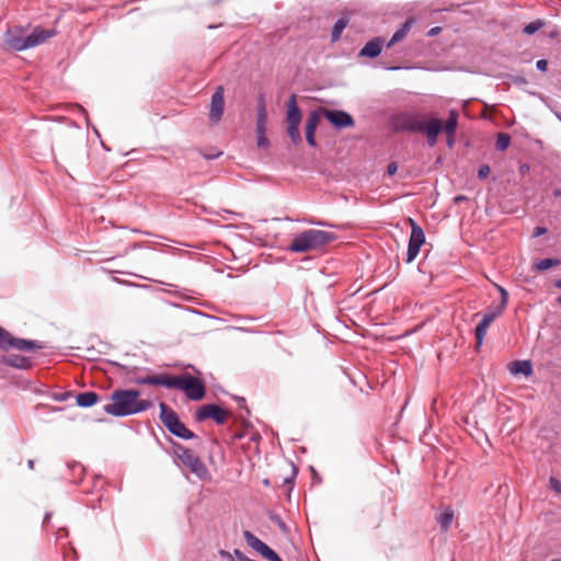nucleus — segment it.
Segmentation results:
<instances>
[{
  "instance_id": "obj_44",
  "label": "nucleus",
  "mask_w": 561,
  "mask_h": 561,
  "mask_svg": "<svg viewBox=\"0 0 561 561\" xmlns=\"http://www.w3.org/2000/svg\"><path fill=\"white\" fill-rule=\"evenodd\" d=\"M553 196L554 197H560L561 196V188H554L553 190Z\"/></svg>"
},
{
  "instance_id": "obj_6",
  "label": "nucleus",
  "mask_w": 561,
  "mask_h": 561,
  "mask_svg": "<svg viewBox=\"0 0 561 561\" xmlns=\"http://www.w3.org/2000/svg\"><path fill=\"white\" fill-rule=\"evenodd\" d=\"M174 454L181 463L186 467L198 479L205 480L209 477V471L202 459L191 449L180 444L174 445Z\"/></svg>"
},
{
  "instance_id": "obj_41",
  "label": "nucleus",
  "mask_w": 561,
  "mask_h": 561,
  "mask_svg": "<svg viewBox=\"0 0 561 561\" xmlns=\"http://www.w3.org/2000/svg\"><path fill=\"white\" fill-rule=\"evenodd\" d=\"M64 536H67V531H66V529H64V528H59V529L57 530V540H59V539H60V538H62Z\"/></svg>"
},
{
  "instance_id": "obj_2",
  "label": "nucleus",
  "mask_w": 561,
  "mask_h": 561,
  "mask_svg": "<svg viewBox=\"0 0 561 561\" xmlns=\"http://www.w3.org/2000/svg\"><path fill=\"white\" fill-rule=\"evenodd\" d=\"M56 35L55 30L35 27L32 33L25 34L22 27H11L4 33V45L12 50L22 51L36 47Z\"/></svg>"
},
{
  "instance_id": "obj_11",
  "label": "nucleus",
  "mask_w": 561,
  "mask_h": 561,
  "mask_svg": "<svg viewBox=\"0 0 561 561\" xmlns=\"http://www.w3.org/2000/svg\"><path fill=\"white\" fill-rule=\"evenodd\" d=\"M228 417V411L217 404H205L201 407L195 415L196 421L203 422L207 419L214 420L217 424L222 425Z\"/></svg>"
},
{
  "instance_id": "obj_3",
  "label": "nucleus",
  "mask_w": 561,
  "mask_h": 561,
  "mask_svg": "<svg viewBox=\"0 0 561 561\" xmlns=\"http://www.w3.org/2000/svg\"><path fill=\"white\" fill-rule=\"evenodd\" d=\"M335 238L336 236L330 231L308 229L295 236L287 249L294 253L318 251L334 241Z\"/></svg>"
},
{
  "instance_id": "obj_20",
  "label": "nucleus",
  "mask_w": 561,
  "mask_h": 561,
  "mask_svg": "<svg viewBox=\"0 0 561 561\" xmlns=\"http://www.w3.org/2000/svg\"><path fill=\"white\" fill-rule=\"evenodd\" d=\"M2 362L10 367L19 369H28L33 364L31 358L18 354H9L3 356Z\"/></svg>"
},
{
  "instance_id": "obj_10",
  "label": "nucleus",
  "mask_w": 561,
  "mask_h": 561,
  "mask_svg": "<svg viewBox=\"0 0 561 561\" xmlns=\"http://www.w3.org/2000/svg\"><path fill=\"white\" fill-rule=\"evenodd\" d=\"M409 222L411 225V234L407 251V263H411L415 260L421 247L425 242V234L423 229L411 218L409 219Z\"/></svg>"
},
{
  "instance_id": "obj_30",
  "label": "nucleus",
  "mask_w": 561,
  "mask_h": 561,
  "mask_svg": "<svg viewBox=\"0 0 561 561\" xmlns=\"http://www.w3.org/2000/svg\"><path fill=\"white\" fill-rule=\"evenodd\" d=\"M559 263H560V261L558 259H543V260L538 261L535 264V268L537 271L541 272V271H546L550 267L557 266V265H559Z\"/></svg>"
},
{
  "instance_id": "obj_8",
  "label": "nucleus",
  "mask_w": 561,
  "mask_h": 561,
  "mask_svg": "<svg viewBox=\"0 0 561 561\" xmlns=\"http://www.w3.org/2000/svg\"><path fill=\"white\" fill-rule=\"evenodd\" d=\"M42 347L43 346L38 344L36 341L12 336L10 332L0 327L1 350L16 348L19 351L28 352L34 350H41Z\"/></svg>"
},
{
  "instance_id": "obj_25",
  "label": "nucleus",
  "mask_w": 561,
  "mask_h": 561,
  "mask_svg": "<svg viewBox=\"0 0 561 561\" xmlns=\"http://www.w3.org/2000/svg\"><path fill=\"white\" fill-rule=\"evenodd\" d=\"M410 28H411V22L410 21H405L401 25V27L394 32V34L392 35L391 39L387 43V47H391L396 43L402 41L407 36V34L409 33Z\"/></svg>"
},
{
  "instance_id": "obj_32",
  "label": "nucleus",
  "mask_w": 561,
  "mask_h": 561,
  "mask_svg": "<svg viewBox=\"0 0 561 561\" xmlns=\"http://www.w3.org/2000/svg\"><path fill=\"white\" fill-rule=\"evenodd\" d=\"M316 130H317V128L306 125V140H307L308 145H310L311 147L317 146L316 137H314Z\"/></svg>"
},
{
  "instance_id": "obj_12",
  "label": "nucleus",
  "mask_w": 561,
  "mask_h": 561,
  "mask_svg": "<svg viewBox=\"0 0 561 561\" xmlns=\"http://www.w3.org/2000/svg\"><path fill=\"white\" fill-rule=\"evenodd\" d=\"M267 114L263 98L260 99L256 115V141L260 148H268L270 140L266 137Z\"/></svg>"
},
{
  "instance_id": "obj_48",
  "label": "nucleus",
  "mask_w": 561,
  "mask_h": 561,
  "mask_svg": "<svg viewBox=\"0 0 561 561\" xmlns=\"http://www.w3.org/2000/svg\"><path fill=\"white\" fill-rule=\"evenodd\" d=\"M27 466H28L30 469H33L34 468V460H32V459L28 460L27 461Z\"/></svg>"
},
{
  "instance_id": "obj_15",
  "label": "nucleus",
  "mask_w": 561,
  "mask_h": 561,
  "mask_svg": "<svg viewBox=\"0 0 561 561\" xmlns=\"http://www.w3.org/2000/svg\"><path fill=\"white\" fill-rule=\"evenodd\" d=\"M323 116L336 128L353 127L354 118L344 111L322 108Z\"/></svg>"
},
{
  "instance_id": "obj_51",
  "label": "nucleus",
  "mask_w": 561,
  "mask_h": 561,
  "mask_svg": "<svg viewBox=\"0 0 561 561\" xmlns=\"http://www.w3.org/2000/svg\"><path fill=\"white\" fill-rule=\"evenodd\" d=\"M559 302L561 304V296L558 298Z\"/></svg>"
},
{
  "instance_id": "obj_49",
  "label": "nucleus",
  "mask_w": 561,
  "mask_h": 561,
  "mask_svg": "<svg viewBox=\"0 0 561 561\" xmlns=\"http://www.w3.org/2000/svg\"><path fill=\"white\" fill-rule=\"evenodd\" d=\"M556 287L561 289V278L556 280Z\"/></svg>"
},
{
  "instance_id": "obj_19",
  "label": "nucleus",
  "mask_w": 561,
  "mask_h": 561,
  "mask_svg": "<svg viewBox=\"0 0 561 561\" xmlns=\"http://www.w3.org/2000/svg\"><path fill=\"white\" fill-rule=\"evenodd\" d=\"M382 45L383 39L381 37H375L365 44V46L359 51V56L375 58L380 55Z\"/></svg>"
},
{
  "instance_id": "obj_34",
  "label": "nucleus",
  "mask_w": 561,
  "mask_h": 561,
  "mask_svg": "<svg viewBox=\"0 0 561 561\" xmlns=\"http://www.w3.org/2000/svg\"><path fill=\"white\" fill-rule=\"evenodd\" d=\"M490 174V167L486 164H483L478 170V178L479 179H485Z\"/></svg>"
},
{
  "instance_id": "obj_37",
  "label": "nucleus",
  "mask_w": 561,
  "mask_h": 561,
  "mask_svg": "<svg viewBox=\"0 0 561 561\" xmlns=\"http://www.w3.org/2000/svg\"><path fill=\"white\" fill-rule=\"evenodd\" d=\"M397 171H398V165H397V163H396V162H391V163H389V164H388V167H387V173H388L390 176L394 175V174L397 173Z\"/></svg>"
},
{
  "instance_id": "obj_52",
  "label": "nucleus",
  "mask_w": 561,
  "mask_h": 561,
  "mask_svg": "<svg viewBox=\"0 0 561 561\" xmlns=\"http://www.w3.org/2000/svg\"><path fill=\"white\" fill-rule=\"evenodd\" d=\"M558 117H559V119H560V122H561V116H558Z\"/></svg>"
},
{
  "instance_id": "obj_23",
  "label": "nucleus",
  "mask_w": 561,
  "mask_h": 561,
  "mask_svg": "<svg viewBox=\"0 0 561 561\" xmlns=\"http://www.w3.org/2000/svg\"><path fill=\"white\" fill-rule=\"evenodd\" d=\"M454 519V511L447 507L436 516V522L440 526L443 531H447Z\"/></svg>"
},
{
  "instance_id": "obj_4",
  "label": "nucleus",
  "mask_w": 561,
  "mask_h": 561,
  "mask_svg": "<svg viewBox=\"0 0 561 561\" xmlns=\"http://www.w3.org/2000/svg\"><path fill=\"white\" fill-rule=\"evenodd\" d=\"M165 388L184 391L186 397L193 401L202 400L206 393L204 383L197 377L187 374L179 376L168 375Z\"/></svg>"
},
{
  "instance_id": "obj_17",
  "label": "nucleus",
  "mask_w": 561,
  "mask_h": 561,
  "mask_svg": "<svg viewBox=\"0 0 561 561\" xmlns=\"http://www.w3.org/2000/svg\"><path fill=\"white\" fill-rule=\"evenodd\" d=\"M243 537L248 546L251 547L254 551H256L260 556H262L265 559L274 551L265 542H263L255 535H253L250 530H244Z\"/></svg>"
},
{
  "instance_id": "obj_28",
  "label": "nucleus",
  "mask_w": 561,
  "mask_h": 561,
  "mask_svg": "<svg viewBox=\"0 0 561 561\" xmlns=\"http://www.w3.org/2000/svg\"><path fill=\"white\" fill-rule=\"evenodd\" d=\"M545 26V22L540 19L531 21L526 24L523 28L524 33L527 35H533Z\"/></svg>"
},
{
  "instance_id": "obj_33",
  "label": "nucleus",
  "mask_w": 561,
  "mask_h": 561,
  "mask_svg": "<svg viewBox=\"0 0 561 561\" xmlns=\"http://www.w3.org/2000/svg\"><path fill=\"white\" fill-rule=\"evenodd\" d=\"M549 483H550V488L557 492V493H560L561 494V481L551 477L550 480H549Z\"/></svg>"
},
{
  "instance_id": "obj_1",
  "label": "nucleus",
  "mask_w": 561,
  "mask_h": 561,
  "mask_svg": "<svg viewBox=\"0 0 561 561\" xmlns=\"http://www.w3.org/2000/svg\"><path fill=\"white\" fill-rule=\"evenodd\" d=\"M140 391L135 389H116L111 394V402L105 404V413L123 417L134 415L149 410L152 403L149 400L140 399Z\"/></svg>"
},
{
  "instance_id": "obj_16",
  "label": "nucleus",
  "mask_w": 561,
  "mask_h": 561,
  "mask_svg": "<svg viewBox=\"0 0 561 561\" xmlns=\"http://www.w3.org/2000/svg\"><path fill=\"white\" fill-rule=\"evenodd\" d=\"M443 129V125L440 119L431 118L427 122H421V127L419 131L426 135L427 144L430 147H433L437 142V137Z\"/></svg>"
},
{
  "instance_id": "obj_13",
  "label": "nucleus",
  "mask_w": 561,
  "mask_h": 561,
  "mask_svg": "<svg viewBox=\"0 0 561 561\" xmlns=\"http://www.w3.org/2000/svg\"><path fill=\"white\" fill-rule=\"evenodd\" d=\"M499 311L493 309V306H490L486 311L483 313L481 321L474 329V336L477 340V347H480L483 343V340L486 335L488 329L491 323L501 316Z\"/></svg>"
},
{
  "instance_id": "obj_43",
  "label": "nucleus",
  "mask_w": 561,
  "mask_h": 561,
  "mask_svg": "<svg viewBox=\"0 0 561 561\" xmlns=\"http://www.w3.org/2000/svg\"><path fill=\"white\" fill-rule=\"evenodd\" d=\"M519 171H520L522 174H525L526 172L529 171V165L526 164V163L522 164L520 168H519Z\"/></svg>"
},
{
  "instance_id": "obj_29",
  "label": "nucleus",
  "mask_w": 561,
  "mask_h": 561,
  "mask_svg": "<svg viewBox=\"0 0 561 561\" xmlns=\"http://www.w3.org/2000/svg\"><path fill=\"white\" fill-rule=\"evenodd\" d=\"M511 142V136L506 133H499L496 137V149L500 151H504L507 149Z\"/></svg>"
},
{
  "instance_id": "obj_7",
  "label": "nucleus",
  "mask_w": 561,
  "mask_h": 561,
  "mask_svg": "<svg viewBox=\"0 0 561 561\" xmlns=\"http://www.w3.org/2000/svg\"><path fill=\"white\" fill-rule=\"evenodd\" d=\"M286 122H287V134L294 145H299L302 141V137L299 130V125L301 122V111L298 107L296 95L293 94L289 98L287 104V113H286Z\"/></svg>"
},
{
  "instance_id": "obj_5",
  "label": "nucleus",
  "mask_w": 561,
  "mask_h": 561,
  "mask_svg": "<svg viewBox=\"0 0 561 561\" xmlns=\"http://www.w3.org/2000/svg\"><path fill=\"white\" fill-rule=\"evenodd\" d=\"M159 409L160 421L170 433L182 439H192L195 437V434L181 422L178 414L167 403L161 402Z\"/></svg>"
},
{
  "instance_id": "obj_47",
  "label": "nucleus",
  "mask_w": 561,
  "mask_h": 561,
  "mask_svg": "<svg viewBox=\"0 0 561 561\" xmlns=\"http://www.w3.org/2000/svg\"><path fill=\"white\" fill-rule=\"evenodd\" d=\"M455 139L447 137V145L448 147H451L454 145Z\"/></svg>"
},
{
  "instance_id": "obj_45",
  "label": "nucleus",
  "mask_w": 561,
  "mask_h": 561,
  "mask_svg": "<svg viewBox=\"0 0 561 561\" xmlns=\"http://www.w3.org/2000/svg\"><path fill=\"white\" fill-rule=\"evenodd\" d=\"M221 556H224L225 558L231 560V554L227 551H220Z\"/></svg>"
},
{
  "instance_id": "obj_31",
  "label": "nucleus",
  "mask_w": 561,
  "mask_h": 561,
  "mask_svg": "<svg viewBox=\"0 0 561 561\" xmlns=\"http://www.w3.org/2000/svg\"><path fill=\"white\" fill-rule=\"evenodd\" d=\"M321 112L318 110L311 111L307 117L306 125L317 128L320 122Z\"/></svg>"
},
{
  "instance_id": "obj_40",
  "label": "nucleus",
  "mask_w": 561,
  "mask_h": 561,
  "mask_svg": "<svg viewBox=\"0 0 561 561\" xmlns=\"http://www.w3.org/2000/svg\"><path fill=\"white\" fill-rule=\"evenodd\" d=\"M439 32H440V27L439 26H435V27L431 28L427 34H428V36H435Z\"/></svg>"
},
{
  "instance_id": "obj_18",
  "label": "nucleus",
  "mask_w": 561,
  "mask_h": 561,
  "mask_svg": "<svg viewBox=\"0 0 561 561\" xmlns=\"http://www.w3.org/2000/svg\"><path fill=\"white\" fill-rule=\"evenodd\" d=\"M167 374H160V375H147V376H139V377H129V382L136 383V385H150V386H162L165 387L167 385Z\"/></svg>"
},
{
  "instance_id": "obj_26",
  "label": "nucleus",
  "mask_w": 561,
  "mask_h": 561,
  "mask_svg": "<svg viewBox=\"0 0 561 561\" xmlns=\"http://www.w3.org/2000/svg\"><path fill=\"white\" fill-rule=\"evenodd\" d=\"M348 20L345 18H340L333 25L331 33V41L336 42L340 39L342 32L347 26Z\"/></svg>"
},
{
  "instance_id": "obj_42",
  "label": "nucleus",
  "mask_w": 561,
  "mask_h": 561,
  "mask_svg": "<svg viewBox=\"0 0 561 561\" xmlns=\"http://www.w3.org/2000/svg\"><path fill=\"white\" fill-rule=\"evenodd\" d=\"M51 518V513L47 512L44 516L43 525L46 526Z\"/></svg>"
},
{
  "instance_id": "obj_46",
  "label": "nucleus",
  "mask_w": 561,
  "mask_h": 561,
  "mask_svg": "<svg viewBox=\"0 0 561 561\" xmlns=\"http://www.w3.org/2000/svg\"><path fill=\"white\" fill-rule=\"evenodd\" d=\"M466 199V196H462V195H459V196H456L455 197V202L458 203V202H461V201H465Z\"/></svg>"
},
{
  "instance_id": "obj_38",
  "label": "nucleus",
  "mask_w": 561,
  "mask_h": 561,
  "mask_svg": "<svg viewBox=\"0 0 561 561\" xmlns=\"http://www.w3.org/2000/svg\"><path fill=\"white\" fill-rule=\"evenodd\" d=\"M69 396H70V394H69L68 392H65V393L56 394V396L54 397V399H55L56 401H58V402H64V401H66V400L69 398Z\"/></svg>"
},
{
  "instance_id": "obj_22",
  "label": "nucleus",
  "mask_w": 561,
  "mask_h": 561,
  "mask_svg": "<svg viewBox=\"0 0 561 561\" xmlns=\"http://www.w3.org/2000/svg\"><path fill=\"white\" fill-rule=\"evenodd\" d=\"M76 401L81 408H90L99 401V394L93 391L81 392L77 396Z\"/></svg>"
},
{
  "instance_id": "obj_9",
  "label": "nucleus",
  "mask_w": 561,
  "mask_h": 561,
  "mask_svg": "<svg viewBox=\"0 0 561 561\" xmlns=\"http://www.w3.org/2000/svg\"><path fill=\"white\" fill-rule=\"evenodd\" d=\"M421 115L411 112H401L391 117V126L396 131H419Z\"/></svg>"
},
{
  "instance_id": "obj_39",
  "label": "nucleus",
  "mask_w": 561,
  "mask_h": 561,
  "mask_svg": "<svg viewBox=\"0 0 561 561\" xmlns=\"http://www.w3.org/2000/svg\"><path fill=\"white\" fill-rule=\"evenodd\" d=\"M266 560H268V561H283V560L278 557V554H277L275 551H273V552H272V553L266 558Z\"/></svg>"
},
{
  "instance_id": "obj_36",
  "label": "nucleus",
  "mask_w": 561,
  "mask_h": 561,
  "mask_svg": "<svg viewBox=\"0 0 561 561\" xmlns=\"http://www.w3.org/2000/svg\"><path fill=\"white\" fill-rule=\"evenodd\" d=\"M536 67L540 71H546L548 68V61L546 59H539L536 62Z\"/></svg>"
},
{
  "instance_id": "obj_27",
  "label": "nucleus",
  "mask_w": 561,
  "mask_h": 561,
  "mask_svg": "<svg viewBox=\"0 0 561 561\" xmlns=\"http://www.w3.org/2000/svg\"><path fill=\"white\" fill-rule=\"evenodd\" d=\"M496 288L501 295V301L497 306H493V309H495L500 313H503L508 304V293L504 287L500 285H496Z\"/></svg>"
},
{
  "instance_id": "obj_14",
  "label": "nucleus",
  "mask_w": 561,
  "mask_h": 561,
  "mask_svg": "<svg viewBox=\"0 0 561 561\" xmlns=\"http://www.w3.org/2000/svg\"><path fill=\"white\" fill-rule=\"evenodd\" d=\"M225 110V90L219 85L211 95L209 119L213 124L220 122Z\"/></svg>"
},
{
  "instance_id": "obj_35",
  "label": "nucleus",
  "mask_w": 561,
  "mask_h": 561,
  "mask_svg": "<svg viewBox=\"0 0 561 561\" xmlns=\"http://www.w3.org/2000/svg\"><path fill=\"white\" fill-rule=\"evenodd\" d=\"M546 232L547 228L538 226L533 230V238H539L543 236Z\"/></svg>"
},
{
  "instance_id": "obj_50",
  "label": "nucleus",
  "mask_w": 561,
  "mask_h": 561,
  "mask_svg": "<svg viewBox=\"0 0 561 561\" xmlns=\"http://www.w3.org/2000/svg\"><path fill=\"white\" fill-rule=\"evenodd\" d=\"M551 561H561V559H553V560H551Z\"/></svg>"
},
{
  "instance_id": "obj_21",
  "label": "nucleus",
  "mask_w": 561,
  "mask_h": 561,
  "mask_svg": "<svg viewBox=\"0 0 561 561\" xmlns=\"http://www.w3.org/2000/svg\"><path fill=\"white\" fill-rule=\"evenodd\" d=\"M510 371L513 375L530 376L533 374V366L529 360H515L511 364Z\"/></svg>"
},
{
  "instance_id": "obj_24",
  "label": "nucleus",
  "mask_w": 561,
  "mask_h": 561,
  "mask_svg": "<svg viewBox=\"0 0 561 561\" xmlns=\"http://www.w3.org/2000/svg\"><path fill=\"white\" fill-rule=\"evenodd\" d=\"M458 124V113L456 111H450L447 121L444 125V131L447 137L455 138V133Z\"/></svg>"
}]
</instances>
